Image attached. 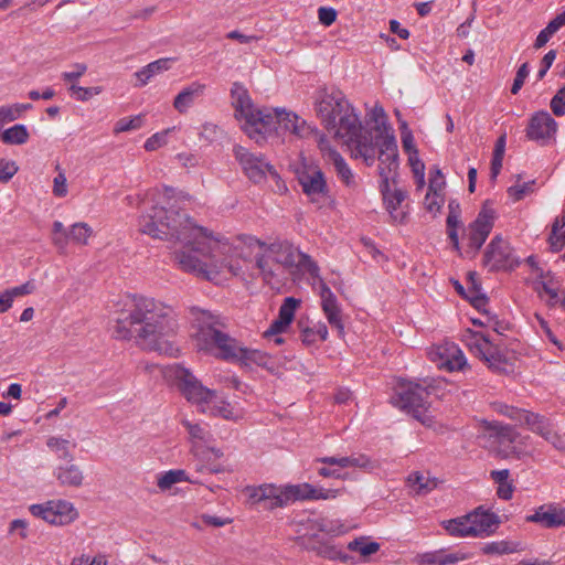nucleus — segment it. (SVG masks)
Returning a JSON list of instances; mask_svg holds the SVG:
<instances>
[{"label":"nucleus","mask_w":565,"mask_h":565,"mask_svg":"<svg viewBox=\"0 0 565 565\" xmlns=\"http://www.w3.org/2000/svg\"><path fill=\"white\" fill-rule=\"evenodd\" d=\"M18 166L14 161H0V181L8 182L18 172Z\"/></svg>","instance_id":"59"},{"label":"nucleus","mask_w":565,"mask_h":565,"mask_svg":"<svg viewBox=\"0 0 565 565\" xmlns=\"http://www.w3.org/2000/svg\"><path fill=\"white\" fill-rule=\"evenodd\" d=\"M93 235V228L85 222L74 223L66 230L62 222L55 221L52 225V243L60 250L64 252L68 242L85 246Z\"/></svg>","instance_id":"14"},{"label":"nucleus","mask_w":565,"mask_h":565,"mask_svg":"<svg viewBox=\"0 0 565 565\" xmlns=\"http://www.w3.org/2000/svg\"><path fill=\"white\" fill-rule=\"evenodd\" d=\"M70 565H107V561L103 555L90 558L88 555L82 554L81 556L74 557Z\"/></svg>","instance_id":"60"},{"label":"nucleus","mask_w":565,"mask_h":565,"mask_svg":"<svg viewBox=\"0 0 565 565\" xmlns=\"http://www.w3.org/2000/svg\"><path fill=\"white\" fill-rule=\"evenodd\" d=\"M525 521L537 523L545 529H555L557 522L554 515V505L550 504L539 507L533 514L525 518Z\"/></svg>","instance_id":"31"},{"label":"nucleus","mask_w":565,"mask_h":565,"mask_svg":"<svg viewBox=\"0 0 565 565\" xmlns=\"http://www.w3.org/2000/svg\"><path fill=\"white\" fill-rule=\"evenodd\" d=\"M520 424L526 426L532 433L544 439H546V436H548L554 429L553 423L550 418L530 411H525L522 417V423Z\"/></svg>","instance_id":"26"},{"label":"nucleus","mask_w":565,"mask_h":565,"mask_svg":"<svg viewBox=\"0 0 565 565\" xmlns=\"http://www.w3.org/2000/svg\"><path fill=\"white\" fill-rule=\"evenodd\" d=\"M407 486L417 495H426L437 488L438 480L419 471L412 472L407 477Z\"/></svg>","instance_id":"28"},{"label":"nucleus","mask_w":565,"mask_h":565,"mask_svg":"<svg viewBox=\"0 0 565 565\" xmlns=\"http://www.w3.org/2000/svg\"><path fill=\"white\" fill-rule=\"evenodd\" d=\"M333 160L330 161L337 172L338 178L347 185V186H353L355 185V179L352 173V170L343 159L341 154H334Z\"/></svg>","instance_id":"37"},{"label":"nucleus","mask_w":565,"mask_h":565,"mask_svg":"<svg viewBox=\"0 0 565 565\" xmlns=\"http://www.w3.org/2000/svg\"><path fill=\"white\" fill-rule=\"evenodd\" d=\"M494 223V211L486 206L479 212L477 218L470 223L467 230L468 249L467 254L475 256L482 247Z\"/></svg>","instance_id":"15"},{"label":"nucleus","mask_w":565,"mask_h":565,"mask_svg":"<svg viewBox=\"0 0 565 565\" xmlns=\"http://www.w3.org/2000/svg\"><path fill=\"white\" fill-rule=\"evenodd\" d=\"M348 148L354 158H362L367 166L379 159L380 184L387 186L390 181L395 182L398 168L397 143L385 127L376 125L370 130L365 129Z\"/></svg>","instance_id":"5"},{"label":"nucleus","mask_w":565,"mask_h":565,"mask_svg":"<svg viewBox=\"0 0 565 565\" xmlns=\"http://www.w3.org/2000/svg\"><path fill=\"white\" fill-rule=\"evenodd\" d=\"M286 488L290 502L296 500H309V483L287 486Z\"/></svg>","instance_id":"51"},{"label":"nucleus","mask_w":565,"mask_h":565,"mask_svg":"<svg viewBox=\"0 0 565 565\" xmlns=\"http://www.w3.org/2000/svg\"><path fill=\"white\" fill-rule=\"evenodd\" d=\"M53 193L55 196L63 198L67 194L66 177L63 171L54 178Z\"/></svg>","instance_id":"63"},{"label":"nucleus","mask_w":565,"mask_h":565,"mask_svg":"<svg viewBox=\"0 0 565 565\" xmlns=\"http://www.w3.org/2000/svg\"><path fill=\"white\" fill-rule=\"evenodd\" d=\"M205 85L199 82H193L184 87L174 98L173 107L180 113L184 114L194 104L195 99L203 96Z\"/></svg>","instance_id":"25"},{"label":"nucleus","mask_w":565,"mask_h":565,"mask_svg":"<svg viewBox=\"0 0 565 565\" xmlns=\"http://www.w3.org/2000/svg\"><path fill=\"white\" fill-rule=\"evenodd\" d=\"M179 482L199 483L198 480L190 478L185 470L173 469L162 473L158 478L157 486L160 488V490L164 491Z\"/></svg>","instance_id":"33"},{"label":"nucleus","mask_w":565,"mask_h":565,"mask_svg":"<svg viewBox=\"0 0 565 565\" xmlns=\"http://www.w3.org/2000/svg\"><path fill=\"white\" fill-rule=\"evenodd\" d=\"M34 290H35V285L31 280H29L20 286H17V287H13L10 289H6L7 294L9 295V297L11 298L12 301L14 300V298L30 295Z\"/></svg>","instance_id":"57"},{"label":"nucleus","mask_w":565,"mask_h":565,"mask_svg":"<svg viewBox=\"0 0 565 565\" xmlns=\"http://www.w3.org/2000/svg\"><path fill=\"white\" fill-rule=\"evenodd\" d=\"M343 532V525L339 521L327 518L308 519L306 522L298 524L294 542L302 550L315 552L318 556L329 559H344L345 555L342 551L320 535V533L339 535Z\"/></svg>","instance_id":"6"},{"label":"nucleus","mask_w":565,"mask_h":565,"mask_svg":"<svg viewBox=\"0 0 565 565\" xmlns=\"http://www.w3.org/2000/svg\"><path fill=\"white\" fill-rule=\"evenodd\" d=\"M320 298H321V307L322 311L330 323V326L337 329L340 337L344 335V323L342 319V310L338 302L335 295L331 291V289L327 286L326 282L321 280L320 284Z\"/></svg>","instance_id":"21"},{"label":"nucleus","mask_w":565,"mask_h":565,"mask_svg":"<svg viewBox=\"0 0 565 565\" xmlns=\"http://www.w3.org/2000/svg\"><path fill=\"white\" fill-rule=\"evenodd\" d=\"M317 143H318V148L320 149V151L322 153V157L324 158V160L327 162H330L333 160L332 153L340 154L334 148L331 147L330 140L324 135H319Z\"/></svg>","instance_id":"54"},{"label":"nucleus","mask_w":565,"mask_h":565,"mask_svg":"<svg viewBox=\"0 0 565 565\" xmlns=\"http://www.w3.org/2000/svg\"><path fill=\"white\" fill-rule=\"evenodd\" d=\"M465 341L469 350L477 358L486 362L489 369L495 372L507 371V355L499 345L492 343L489 335L468 330Z\"/></svg>","instance_id":"9"},{"label":"nucleus","mask_w":565,"mask_h":565,"mask_svg":"<svg viewBox=\"0 0 565 565\" xmlns=\"http://www.w3.org/2000/svg\"><path fill=\"white\" fill-rule=\"evenodd\" d=\"M46 445L52 451L55 452L58 459L68 462L74 460L68 440L53 436L47 439Z\"/></svg>","instance_id":"38"},{"label":"nucleus","mask_w":565,"mask_h":565,"mask_svg":"<svg viewBox=\"0 0 565 565\" xmlns=\"http://www.w3.org/2000/svg\"><path fill=\"white\" fill-rule=\"evenodd\" d=\"M70 92L72 95L81 102H86L92 98L94 95H98L102 92L100 87H82L75 84H72L70 87Z\"/></svg>","instance_id":"48"},{"label":"nucleus","mask_w":565,"mask_h":565,"mask_svg":"<svg viewBox=\"0 0 565 565\" xmlns=\"http://www.w3.org/2000/svg\"><path fill=\"white\" fill-rule=\"evenodd\" d=\"M297 178L302 192L319 207L330 198L324 173L318 167H305Z\"/></svg>","instance_id":"13"},{"label":"nucleus","mask_w":565,"mask_h":565,"mask_svg":"<svg viewBox=\"0 0 565 565\" xmlns=\"http://www.w3.org/2000/svg\"><path fill=\"white\" fill-rule=\"evenodd\" d=\"M484 429L489 433V436L494 439L499 445L500 454L503 457H520V452L516 450L514 444L520 437L514 426L499 422H484Z\"/></svg>","instance_id":"17"},{"label":"nucleus","mask_w":565,"mask_h":565,"mask_svg":"<svg viewBox=\"0 0 565 565\" xmlns=\"http://www.w3.org/2000/svg\"><path fill=\"white\" fill-rule=\"evenodd\" d=\"M299 305V300L294 297H287L282 305L279 308L278 319L282 320L287 324H290L295 317V311L297 306Z\"/></svg>","instance_id":"43"},{"label":"nucleus","mask_w":565,"mask_h":565,"mask_svg":"<svg viewBox=\"0 0 565 565\" xmlns=\"http://www.w3.org/2000/svg\"><path fill=\"white\" fill-rule=\"evenodd\" d=\"M515 551H516V548L513 547L511 545V543H509L507 541L487 543L482 547L483 554H487V555H492V554H498V555L510 554V553H513Z\"/></svg>","instance_id":"46"},{"label":"nucleus","mask_w":565,"mask_h":565,"mask_svg":"<svg viewBox=\"0 0 565 565\" xmlns=\"http://www.w3.org/2000/svg\"><path fill=\"white\" fill-rule=\"evenodd\" d=\"M491 406L494 412L498 414H501L516 423H522V417L526 409L518 408L511 405H508L502 402H493L491 403Z\"/></svg>","instance_id":"41"},{"label":"nucleus","mask_w":565,"mask_h":565,"mask_svg":"<svg viewBox=\"0 0 565 565\" xmlns=\"http://www.w3.org/2000/svg\"><path fill=\"white\" fill-rule=\"evenodd\" d=\"M529 64L527 63H523L516 74H515V77H514V81H513V84H512V87H511V93L513 95H516L520 89L522 88L526 77L529 76Z\"/></svg>","instance_id":"56"},{"label":"nucleus","mask_w":565,"mask_h":565,"mask_svg":"<svg viewBox=\"0 0 565 565\" xmlns=\"http://www.w3.org/2000/svg\"><path fill=\"white\" fill-rule=\"evenodd\" d=\"M350 467H356L365 471H372L377 466L367 456L360 454L350 456Z\"/></svg>","instance_id":"53"},{"label":"nucleus","mask_w":565,"mask_h":565,"mask_svg":"<svg viewBox=\"0 0 565 565\" xmlns=\"http://www.w3.org/2000/svg\"><path fill=\"white\" fill-rule=\"evenodd\" d=\"M139 225L143 234L153 238L182 244L184 249L175 253V260L180 267L207 280L216 279L225 269L234 276L241 275L244 271L241 262H247L254 247H265L268 253L256 256V267L266 284L279 282L275 279L277 275L270 265V257L287 269L307 271L312 277L319 274L316 262L288 241L266 245L250 235H239L232 243L212 241L207 230L195 225L188 214H181L180 207H177L170 198L142 214Z\"/></svg>","instance_id":"1"},{"label":"nucleus","mask_w":565,"mask_h":565,"mask_svg":"<svg viewBox=\"0 0 565 565\" xmlns=\"http://www.w3.org/2000/svg\"><path fill=\"white\" fill-rule=\"evenodd\" d=\"M73 67H74L73 71L62 73V79L64 82L74 83L81 76H83L87 71L86 64H83V63H76V64H74Z\"/></svg>","instance_id":"62"},{"label":"nucleus","mask_w":565,"mask_h":565,"mask_svg":"<svg viewBox=\"0 0 565 565\" xmlns=\"http://www.w3.org/2000/svg\"><path fill=\"white\" fill-rule=\"evenodd\" d=\"M141 125V118L139 116L135 118H121L116 122L115 132H124L138 129Z\"/></svg>","instance_id":"55"},{"label":"nucleus","mask_w":565,"mask_h":565,"mask_svg":"<svg viewBox=\"0 0 565 565\" xmlns=\"http://www.w3.org/2000/svg\"><path fill=\"white\" fill-rule=\"evenodd\" d=\"M234 154L245 174L253 182H260L265 179L267 173L277 177L274 167L269 164L262 156L254 154L242 146L234 147Z\"/></svg>","instance_id":"16"},{"label":"nucleus","mask_w":565,"mask_h":565,"mask_svg":"<svg viewBox=\"0 0 565 565\" xmlns=\"http://www.w3.org/2000/svg\"><path fill=\"white\" fill-rule=\"evenodd\" d=\"M49 504L53 505V509L56 511V515L58 518V525H66L75 521L78 516V512L75 509L74 504L66 500H52L49 501Z\"/></svg>","instance_id":"32"},{"label":"nucleus","mask_w":565,"mask_h":565,"mask_svg":"<svg viewBox=\"0 0 565 565\" xmlns=\"http://www.w3.org/2000/svg\"><path fill=\"white\" fill-rule=\"evenodd\" d=\"M316 111L326 129L333 131L334 138L347 147L365 130L354 107L339 89L320 90L316 100Z\"/></svg>","instance_id":"4"},{"label":"nucleus","mask_w":565,"mask_h":565,"mask_svg":"<svg viewBox=\"0 0 565 565\" xmlns=\"http://www.w3.org/2000/svg\"><path fill=\"white\" fill-rule=\"evenodd\" d=\"M470 516L468 514L444 521L443 527L447 531V533L451 536L456 537H467L472 536L476 537V531L470 524Z\"/></svg>","instance_id":"29"},{"label":"nucleus","mask_w":565,"mask_h":565,"mask_svg":"<svg viewBox=\"0 0 565 565\" xmlns=\"http://www.w3.org/2000/svg\"><path fill=\"white\" fill-rule=\"evenodd\" d=\"M231 522H232V520L227 519V518H221V516H214V515H209V514H202L200 516L199 522H194L193 523V526H195L198 529H201L202 525L213 526V527H221V526H224L226 524H230Z\"/></svg>","instance_id":"49"},{"label":"nucleus","mask_w":565,"mask_h":565,"mask_svg":"<svg viewBox=\"0 0 565 565\" xmlns=\"http://www.w3.org/2000/svg\"><path fill=\"white\" fill-rule=\"evenodd\" d=\"M468 516H470V524L476 531V537L490 535L499 524L498 515L493 512L484 511L482 508H477L468 513Z\"/></svg>","instance_id":"23"},{"label":"nucleus","mask_w":565,"mask_h":565,"mask_svg":"<svg viewBox=\"0 0 565 565\" xmlns=\"http://www.w3.org/2000/svg\"><path fill=\"white\" fill-rule=\"evenodd\" d=\"M267 508L276 509L286 507L290 500L287 493V488H279L277 486L274 487V491L270 494V498L267 500Z\"/></svg>","instance_id":"45"},{"label":"nucleus","mask_w":565,"mask_h":565,"mask_svg":"<svg viewBox=\"0 0 565 565\" xmlns=\"http://www.w3.org/2000/svg\"><path fill=\"white\" fill-rule=\"evenodd\" d=\"M275 484L264 483L260 486H247L244 488V493L247 495L252 504H259L267 502L274 491Z\"/></svg>","instance_id":"36"},{"label":"nucleus","mask_w":565,"mask_h":565,"mask_svg":"<svg viewBox=\"0 0 565 565\" xmlns=\"http://www.w3.org/2000/svg\"><path fill=\"white\" fill-rule=\"evenodd\" d=\"M29 131L22 124L14 125L6 129L0 139L6 145H24L29 140Z\"/></svg>","instance_id":"35"},{"label":"nucleus","mask_w":565,"mask_h":565,"mask_svg":"<svg viewBox=\"0 0 565 565\" xmlns=\"http://www.w3.org/2000/svg\"><path fill=\"white\" fill-rule=\"evenodd\" d=\"M348 548L352 552H358L362 556H369L380 550V544L376 542H365L362 537L355 539L348 544Z\"/></svg>","instance_id":"42"},{"label":"nucleus","mask_w":565,"mask_h":565,"mask_svg":"<svg viewBox=\"0 0 565 565\" xmlns=\"http://www.w3.org/2000/svg\"><path fill=\"white\" fill-rule=\"evenodd\" d=\"M194 338L200 351H205L224 361L255 362L262 364L266 355L257 350L242 347L236 339L222 331L220 316L199 307L190 308Z\"/></svg>","instance_id":"3"},{"label":"nucleus","mask_w":565,"mask_h":565,"mask_svg":"<svg viewBox=\"0 0 565 565\" xmlns=\"http://www.w3.org/2000/svg\"><path fill=\"white\" fill-rule=\"evenodd\" d=\"M444 204V199L440 196L439 192H427L425 196V206L427 211L435 213L440 210Z\"/></svg>","instance_id":"58"},{"label":"nucleus","mask_w":565,"mask_h":565,"mask_svg":"<svg viewBox=\"0 0 565 565\" xmlns=\"http://www.w3.org/2000/svg\"><path fill=\"white\" fill-rule=\"evenodd\" d=\"M213 411L216 415L227 420H237L241 418V416L237 413H235L232 405L224 401L221 402L218 405H215Z\"/></svg>","instance_id":"52"},{"label":"nucleus","mask_w":565,"mask_h":565,"mask_svg":"<svg viewBox=\"0 0 565 565\" xmlns=\"http://www.w3.org/2000/svg\"><path fill=\"white\" fill-rule=\"evenodd\" d=\"M557 131V122L545 110H541L532 115L529 120L525 134L529 140L535 141L541 146H545L554 138Z\"/></svg>","instance_id":"18"},{"label":"nucleus","mask_w":565,"mask_h":565,"mask_svg":"<svg viewBox=\"0 0 565 565\" xmlns=\"http://www.w3.org/2000/svg\"><path fill=\"white\" fill-rule=\"evenodd\" d=\"M515 183L508 188L507 192L509 198L513 202H519L523 200L525 196L532 194L535 190V180H531L527 182H522V175L516 174L515 177Z\"/></svg>","instance_id":"34"},{"label":"nucleus","mask_w":565,"mask_h":565,"mask_svg":"<svg viewBox=\"0 0 565 565\" xmlns=\"http://www.w3.org/2000/svg\"><path fill=\"white\" fill-rule=\"evenodd\" d=\"M30 512L32 515L41 518L50 524L58 525L56 511L53 509L52 504H49V501L42 504H32Z\"/></svg>","instance_id":"40"},{"label":"nucleus","mask_w":565,"mask_h":565,"mask_svg":"<svg viewBox=\"0 0 565 565\" xmlns=\"http://www.w3.org/2000/svg\"><path fill=\"white\" fill-rule=\"evenodd\" d=\"M167 142V135L163 134H154L151 137H149L145 142V149L147 151H154L166 145Z\"/></svg>","instance_id":"64"},{"label":"nucleus","mask_w":565,"mask_h":565,"mask_svg":"<svg viewBox=\"0 0 565 565\" xmlns=\"http://www.w3.org/2000/svg\"><path fill=\"white\" fill-rule=\"evenodd\" d=\"M429 391L415 382H399L392 396V404L412 415L424 425L431 423L428 415L430 406Z\"/></svg>","instance_id":"8"},{"label":"nucleus","mask_w":565,"mask_h":565,"mask_svg":"<svg viewBox=\"0 0 565 565\" xmlns=\"http://www.w3.org/2000/svg\"><path fill=\"white\" fill-rule=\"evenodd\" d=\"M309 130L310 127L307 122L292 111H287L284 108H263V115L257 118V125L252 139L259 143L260 140L265 139L266 135L273 132L277 136L291 134L302 138Z\"/></svg>","instance_id":"7"},{"label":"nucleus","mask_w":565,"mask_h":565,"mask_svg":"<svg viewBox=\"0 0 565 565\" xmlns=\"http://www.w3.org/2000/svg\"><path fill=\"white\" fill-rule=\"evenodd\" d=\"M191 454L194 457L193 465L196 472H224L223 466L216 462L217 459L223 457L221 449L207 445H193L191 446Z\"/></svg>","instance_id":"19"},{"label":"nucleus","mask_w":565,"mask_h":565,"mask_svg":"<svg viewBox=\"0 0 565 565\" xmlns=\"http://www.w3.org/2000/svg\"><path fill=\"white\" fill-rule=\"evenodd\" d=\"M380 189L383 195L386 210L390 213L392 220L397 223L404 222L406 214L405 212H399L398 207L405 200L406 192L402 189H395L393 192H391L390 183H387V186H385V184H380Z\"/></svg>","instance_id":"24"},{"label":"nucleus","mask_w":565,"mask_h":565,"mask_svg":"<svg viewBox=\"0 0 565 565\" xmlns=\"http://www.w3.org/2000/svg\"><path fill=\"white\" fill-rule=\"evenodd\" d=\"M53 475L62 487L79 488L84 482L83 470L73 461L56 466Z\"/></svg>","instance_id":"22"},{"label":"nucleus","mask_w":565,"mask_h":565,"mask_svg":"<svg viewBox=\"0 0 565 565\" xmlns=\"http://www.w3.org/2000/svg\"><path fill=\"white\" fill-rule=\"evenodd\" d=\"M116 320L117 339H136L150 351L174 356L178 348L169 340L177 331L174 310L153 298L134 296Z\"/></svg>","instance_id":"2"},{"label":"nucleus","mask_w":565,"mask_h":565,"mask_svg":"<svg viewBox=\"0 0 565 565\" xmlns=\"http://www.w3.org/2000/svg\"><path fill=\"white\" fill-rule=\"evenodd\" d=\"M340 489H324L322 487H315L309 483V500H329L335 499L340 494Z\"/></svg>","instance_id":"47"},{"label":"nucleus","mask_w":565,"mask_h":565,"mask_svg":"<svg viewBox=\"0 0 565 565\" xmlns=\"http://www.w3.org/2000/svg\"><path fill=\"white\" fill-rule=\"evenodd\" d=\"M182 425L186 429L190 440L193 445H209L212 435L206 425L200 423H192L189 419H182Z\"/></svg>","instance_id":"30"},{"label":"nucleus","mask_w":565,"mask_h":565,"mask_svg":"<svg viewBox=\"0 0 565 565\" xmlns=\"http://www.w3.org/2000/svg\"><path fill=\"white\" fill-rule=\"evenodd\" d=\"M550 106L555 116L565 115V85L552 97Z\"/></svg>","instance_id":"50"},{"label":"nucleus","mask_w":565,"mask_h":565,"mask_svg":"<svg viewBox=\"0 0 565 565\" xmlns=\"http://www.w3.org/2000/svg\"><path fill=\"white\" fill-rule=\"evenodd\" d=\"M446 224H447V234H448L449 239L451 241L452 247L457 252H459L460 250V245H459V237H458L457 227L460 224V215L459 214H452V213L448 212Z\"/></svg>","instance_id":"44"},{"label":"nucleus","mask_w":565,"mask_h":565,"mask_svg":"<svg viewBox=\"0 0 565 565\" xmlns=\"http://www.w3.org/2000/svg\"><path fill=\"white\" fill-rule=\"evenodd\" d=\"M173 58H159L153 61L135 73L138 83L136 86L142 87L148 84V82L157 74L168 71L171 67V62Z\"/></svg>","instance_id":"27"},{"label":"nucleus","mask_w":565,"mask_h":565,"mask_svg":"<svg viewBox=\"0 0 565 565\" xmlns=\"http://www.w3.org/2000/svg\"><path fill=\"white\" fill-rule=\"evenodd\" d=\"M232 106L235 109V117L244 120V130L249 138L254 137L257 118L262 117L263 108H256L246 87L235 82L231 88Z\"/></svg>","instance_id":"11"},{"label":"nucleus","mask_w":565,"mask_h":565,"mask_svg":"<svg viewBox=\"0 0 565 565\" xmlns=\"http://www.w3.org/2000/svg\"><path fill=\"white\" fill-rule=\"evenodd\" d=\"M445 186V179L439 169L430 171L428 192H440Z\"/></svg>","instance_id":"61"},{"label":"nucleus","mask_w":565,"mask_h":565,"mask_svg":"<svg viewBox=\"0 0 565 565\" xmlns=\"http://www.w3.org/2000/svg\"><path fill=\"white\" fill-rule=\"evenodd\" d=\"M169 374L173 377L182 395L191 403L202 405L212 403L216 396L215 391L202 385V383L185 367L174 365Z\"/></svg>","instance_id":"10"},{"label":"nucleus","mask_w":565,"mask_h":565,"mask_svg":"<svg viewBox=\"0 0 565 565\" xmlns=\"http://www.w3.org/2000/svg\"><path fill=\"white\" fill-rule=\"evenodd\" d=\"M429 356L438 367L446 369L448 371L462 370L467 363L461 350L454 343L433 348L429 351Z\"/></svg>","instance_id":"20"},{"label":"nucleus","mask_w":565,"mask_h":565,"mask_svg":"<svg viewBox=\"0 0 565 565\" xmlns=\"http://www.w3.org/2000/svg\"><path fill=\"white\" fill-rule=\"evenodd\" d=\"M483 265L490 271L512 270L519 265V259L507 241L501 236H494L486 248Z\"/></svg>","instance_id":"12"},{"label":"nucleus","mask_w":565,"mask_h":565,"mask_svg":"<svg viewBox=\"0 0 565 565\" xmlns=\"http://www.w3.org/2000/svg\"><path fill=\"white\" fill-rule=\"evenodd\" d=\"M31 104H13L0 107V126L14 121L22 117L23 113L31 109Z\"/></svg>","instance_id":"39"}]
</instances>
